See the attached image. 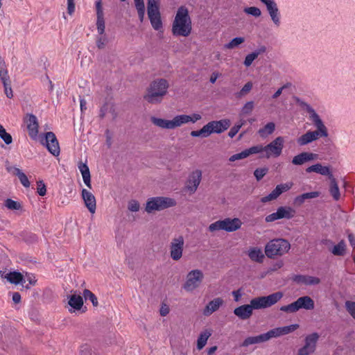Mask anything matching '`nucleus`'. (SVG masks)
<instances>
[{
	"mask_svg": "<svg viewBox=\"0 0 355 355\" xmlns=\"http://www.w3.org/2000/svg\"><path fill=\"white\" fill-rule=\"evenodd\" d=\"M159 0H148V2H147L148 12L159 11Z\"/></svg>",
	"mask_w": 355,
	"mask_h": 355,
	"instance_id": "09e8293b",
	"label": "nucleus"
},
{
	"mask_svg": "<svg viewBox=\"0 0 355 355\" xmlns=\"http://www.w3.org/2000/svg\"><path fill=\"white\" fill-rule=\"evenodd\" d=\"M0 80L2 83L10 81L8 70L4 60L0 57Z\"/></svg>",
	"mask_w": 355,
	"mask_h": 355,
	"instance_id": "a19ab883",
	"label": "nucleus"
},
{
	"mask_svg": "<svg viewBox=\"0 0 355 355\" xmlns=\"http://www.w3.org/2000/svg\"><path fill=\"white\" fill-rule=\"evenodd\" d=\"M203 279L204 274L202 270L199 269L192 270L187 273L182 288L187 292H192L200 286Z\"/></svg>",
	"mask_w": 355,
	"mask_h": 355,
	"instance_id": "9b49d317",
	"label": "nucleus"
},
{
	"mask_svg": "<svg viewBox=\"0 0 355 355\" xmlns=\"http://www.w3.org/2000/svg\"><path fill=\"white\" fill-rule=\"evenodd\" d=\"M294 280L308 286L318 285L320 283V279L318 277L309 275H296Z\"/></svg>",
	"mask_w": 355,
	"mask_h": 355,
	"instance_id": "2f4dec72",
	"label": "nucleus"
},
{
	"mask_svg": "<svg viewBox=\"0 0 355 355\" xmlns=\"http://www.w3.org/2000/svg\"><path fill=\"white\" fill-rule=\"evenodd\" d=\"M79 355H92L91 348L87 345L82 346L80 349Z\"/></svg>",
	"mask_w": 355,
	"mask_h": 355,
	"instance_id": "69168bd1",
	"label": "nucleus"
},
{
	"mask_svg": "<svg viewBox=\"0 0 355 355\" xmlns=\"http://www.w3.org/2000/svg\"><path fill=\"white\" fill-rule=\"evenodd\" d=\"M230 124V120L227 119L209 122L205 125L208 137L212 133L220 134L229 128Z\"/></svg>",
	"mask_w": 355,
	"mask_h": 355,
	"instance_id": "2eb2a0df",
	"label": "nucleus"
},
{
	"mask_svg": "<svg viewBox=\"0 0 355 355\" xmlns=\"http://www.w3.org/2000/svg\"><path fill=\"white\" fill-rule=\"evenodd\" d=\"M191 136H192L193 137H205V138L207 137L208 135L207 132L205 125L199 130L191 131Z\"/></svg>",
	"mask_w": 355,
	"mask_h": 355,
	"instance_id": "4d7b16f0",
	"label": "nucleus"
},
{
	"mask_svg": "<svg viewBox=\"0 0 355 355\" xmlns=\"http://www.w3.org/2000/svg\"><path fill=\"white\" fill-rule=\"evenodd\" d=\"M4 205L8 209L10 210H18L21 208L20 203L12 199L6 200Z\"/></svg>",
	"mask_w": 355,
	"mask_h": 355,
	"instance_id": "3c124183",
	"label": "nucleus"
},
{
	"mask_svg": "<svg viewBox=\"0 0 355 355\" xmlns=\"http://www.w3.org/2000/svg\"><path fill=\"white\" fill-rule=\"evenodd\" d=\"M168 87V83L166 79H156L150 83L144 98L149 103H159L166 94Z\"/></svg>",
	"mask_w": 355,
	"mask_h": 355,
	"instance_id": "20e7f679",
	"label": "nucleus"
},
{
	"mask_svg": "<svg viewBox=\"0 0 355 355\" xmlns=\"http://www.w3.org/2000/svg\"><path fill=\"white\" fill-rule=\"evenodd\" d=\"M201 118L202 116L200 114H193L191 116L186 114L177 115L172 120H166L157 118L155 116H152L150 118V121L155 125L157 127L163 129L171 130L189 122L196 123L197 121L201 119Z\"/></svg>",
	"mask_w": 355,
	"mask_h": 355,
	"instance_id": "7ed1b4c3",
	"label": "nucleus"
},
{
	"mask_svg": "<svg viewBox=\"0 0 355 355\" xmlns=\"http://www.w3.org/2000/svg\"><path fill=\"white\" fill-rule=\"evenodd\" d=\"M202 180V171L200 170H196L193 171L189 176L187 182L186 187L187 190L193 193L197 190Z\"/></svg>",
	"mask_w": 355,
	"mask_h": 355,
	"instance_id": "a211bd4d",
	"label": "nucleus"
},
{
	"mask_svg": "<svg viewBox=\"0 0 355 355\" xmlns=\"http://www.w3.org/2000/svg\"><path fill=\"white\" fill-rule=\"evenodd\" d=\"M4 87V91L6 96L11 98L13 96L12 91L10 85V80L2 83Z\"/></svg>",
	"mask_w": 355,
	"mask_h": 355,
	"instance_id": "680f3d73",
	"label": "nucleus"
},
{
	"mask_svg": "<svg viewBox=\"0 0 355 355\" xmlns=\"http://www.w3.org/2000/svg\"><path fill=\"white\" fill-rule=\"evenodd\" d=\"M320 193L319 191H312L304 193L302 195L296 196L293 200V204L295 206H301L306 200L315 198L319 197Z\"/></svg>",
	"mask_w": 355,
	"mask_h": 355,
	"instance_id": "7c9ffc66",
	"label": "nucleus"
},
{
	"mask_svg": "<svg viewBox=\"0 0 355 355\" xmlns=\"http://www.w3.org/2000/svg\"><path fill=\"white\" fill-rule=\"evenodd\" d=\"M82 198L84 200L86 207L89 211L92 214L95 213L96 208V202L95 196L87 189H83L82 190Z\"/></svg>",
	"mask_w": 355,
	"mask_h": 355,
	"instance_id": "412c9836",
	"label": "nucleus"
},
{
	"mask_svg": "<svg viewBox=\"0 0 355 355\" xmlns=\"http://www.w3.org/2000/svg\"><path fill=\"white\" fill-rule=\"evenodd\" d=\"M262 3H263L267 9V11L271 18V20L274 23L276 27H279L280 26L281 21V15L279 10L277 3L275 0H259Z\"/></svg>",
	"mask_w": 355,
	"mask_h": 355,
	"instance_id": "dca6fc26",
	"label": "nucleus"
},
{
	"mask_svg": "<svg viewBox=\"0 0 355 355\" xmlns=\"http://www.w3.org/2000/svg\"><path fill=\"white\" fill-rule=\"evenodd\" d=\"M298 327V324H291L289 326L274 328L265 334L246 338L242 343L241 346L248 347L250 345L264 343L272 338H277L283 335L288 334L289 333L296 330Z\"/></svg>",
	"mask_w": 355,
	"mask_h": 355,
	"instance_id": "f03ea898",
	"label": "nucleus"
},
{
	"mask_svg": "<svg viewBox=\"0 0 355 355\" xmlns=\"http://www.w3.org/2000/svg\"><path fill=\"white\" fill-rule=\"evenodd\" d=\"M259 150H260V148L255 147V146H253L248 149L243 150L241 153H239L232 155L230 157L229 160H230V162H234V161H236L239 159H245L251 155L259 153Z\"/></svg>",
	"mask_w": 355,
	"mask_h": 355,
	"instance_id": "cd10ccee",
	"label": "nucleus"
},
{
	"mask_svg": "<svg viewBox=\"0 0 355 355\" xmlns=\"http://www.w3.org/2000/svg\"><path fill=\"white\" fill-rule=\"evenodd\" d=\"M148 16L153 28L156 31H160L163 27L160 12H148Z\"/></svg>",
	"mask_w": 355,
	"mask_h": 355,
	"instance_id": "473e14b6",
	"label": "nucleus"
},
{
	"mask_svg": "<svg viewBox=\"0 0 355 355\" xmlns=\"http://www.w3.org/2000/svg\"><path fill=\"white\" fill-rule=\"evenodd\" d=\"M6 278L12 284H19L25 282L23 275L17 271L10 272L6 276Z\"/></svg>",
	"mask_w": 355,
	"mask_h": 355,
	"instance_id": "c9c22d12",
	"label": "nucleus"
},
{
	"mask_svg": "<svg viewBox=\"0 0 355 355\" xmlns=\"http://www.w3.org/2000/svg\"><path fill=\"white\" fill-rule=\"evenodd\" d=\"M252 88V82H248L245 84V85L242 87V89L240 90V92H237L236 94V98H241L248 94Z\"/></svg>",
	"mask_w": 355,
	"mask_h": 355,
	"instance_id": "de8ad7c7",
	"label": "nucleus"
},
{
	"mask_svg": "<svg viewBox=\"0 0 355 355\" xmlns=\"http://www.w3.org/2000/svg\"><path fill=\"white\" fill-rule=\"evenodd\" d=\"M266 50V47L263 46L258 50L247 55L243 62L244 65L245 67H250L252 64V62L259 56V55H260L262 53H264Z\"/></svg>",
	"mask_w": 355,
	"mask_h": 355,
	"instance_id": "e433bc0d",
	"label": "nucleus"
},
{
	"mask_svg": "<svg viewBox=\"0 0 355 355\" xmlns=\"http://www.w3.org/2000/svg\"><path fill=\"white\" fill-rule=\"evenodd\" d=\"M139 203L135 200H131L128 202V208L130 211L136 212L139 210Z\"/></svg>",
	"mask_w": 355,
	"mask_h": 355,
	"instance_id": "bf43d9fd",
	"label": "nucleus"
},
{
	"mask_svg": "<svg viewBox=\"0 0 355 355\" xmlns=\"http://www.w3.org/2000/svg\"><path fill=\"white\" fill-rule=\"evenodd\" d=\"M75 10L74 0H67V12L71 15Z\"/></svg>",
	"mask_w": 355,
	"mask_h": 355,
	"instance_id": "774afa93",
	"label": "nucleus"
},
{
	"mask_svg": "<svg viewBox=\"0 0 355 355\" xmlns=\"http://www.w3.org/2000/svg\"><path fill=\"white\" fill-rule=\"evenodd\" d=\"M319 338L318 333H313L306 336L304 345L298 349V355H310L316 349L317 342Z\"/></svg>",
	"mask_w": 355,
	"mask_h": 355,
	"instance_id": "4468645a",
	"label": "nucleus"
},
{
	"mask_svg": "<svg viewBox=\"0 0 355 355\" xmlns=\"http://www.w3.org/2000/svg\"><path fill=\"white\" fill-rule=\"evenodd\" d=\"M68 304L71 306L69 309L70 313L74 312L76 310L79 311L83 306V299L80 295L73 294L68 297Z\"/></svg>",
	"mask_w": 355,
	"mask_h": 355,
	"instance_id": "bb28decb",
	"label": "nucleus"
},
{
	"mask_svg": "<svg viewBox=\"0 0 355 355\" xmlns=\"http://www.w3.org/2000/svg\"><path fill=\"white\" fill-rule=\"evenodd\" d=\"M96 16L97 17H104L103 11L102 9L101 0H98L96 3Z\"/></svg>",
	"mask_w": 355,
	"mask_h": 355,
	"instance_id": "0e129e2a",
	"label": "nucleus"
},
{
	"mask_svg": "<svg viewBox=\"0 0 355 355\" xmlns=\"http://www.w3.org/2000/svg\"><path fill=\"white\" fill-rule=\"evenodd\" d=\"M42 144L45 145L48 150L54 156H58L60 153V146L55 135L53 132H48L44 135V141Z\"/></svg>",
	"mask_w": 355,
	"mask_h": 355,
	"instance_id": "f3484780",
	"label": "nucleus"
},
{
	"mask_svg": "<svg viewBox=\"0 0 355 355\" xmlns=\"http://www.w3.org/2000/svg\"><path fill=\"white\" fill-rule=\"evenodd\" d=\"M224 230L232 232L238 230L242 225L241 220L238 218H226L222 220Z\"/></svg>",
	"mask_w": 355,
	"mask_h": 355,
	"instance_id": "5701e85b",
	"label": "nucleus"
},
{
	"mask_svg": "<svg viewBox=\"0 0 355 355\" xmlns=\"http://www.w3.org/2000/svg\"><path fill=\"white\" fill-rule=\"evenodd\" d=\"M245 39L242 37H238L232 39L229 43L225 44V48L227 49H232L239 44L244 42Z\"/></svg>",
	"mask_w": 355,
	"mask_h": 355,
	"instance_id": "a18cd8bd",
	"label": "nucleus"
},
{
	"mask_svg": "<svg viewBox=\"0 0 355 355\" xmlns=\"http://www.w3.org/2000/svg\"><path fill=\"white\" fill-rule=\"evenodd\" d=\"M283 296V293L276 292L268 296L254 297L250 300V304L252 309H266L275 304Z\"/></svg>",
	"mask_w": 355,
	"mask_h": 355,
	"instance_id": "9d476101",
	"label": "nucleus"
},
{
	"mask_svg": "<svg viewBox=\"0 0 355 355\" xmlns=\"http://www.w3.org/2000/svg\"><path fill=\"white\" fill-rule=\"evenodd\" d=\"M223 300L220 297H217L210 301L203 311L205 315H210L212 313L217 311L223 304Z\"/></svg>",
	"mask_w": 355,
	"mask_h": 355,
	"instance_id": "c85d7f7f",
	"label": "nucleus"
},
{
	"mask_svg": "<svg viewBox=\"0 0 355 355\" xmlns=\"http://www.w3.org/2000/svg\"><path fill=\"white\" fill-rule=\"evenodd\" d=\"M252 313L253 309L250 304L241 305L234 310V315L243 320L249 319Z\"/></svg>",
	"mask_w": 355,
	"mask_h": 355,
	"instance_id": "b1692460",
	"label": "nucleus"
},
{
	"mask_svg": "<svg viewBox=\"0 0 355 355\" xmlns=\"http://www.w3.org/2000/svg\"><path fill=\"white\" fill-rule=\"evenodd\" d=\"M25 122L26 123L28 135L32 139H36L38 134V121L37 117L32 114H27Z\"/></svg>",
	"mask_w": 355,
	"mask_h": 355,
	"instance_id": "6ab92c4d",
	"label": "nucleus"
},
{
	"mask_svg": "<svg viewBox=\"0 0 355 355\" xmlns=\"http://www.w3.org/2000/svg\"><path fill=\"white\" fill-rule=\"evenodd\" d=\"M8 171H12L13 174L18 177L21 184L26 188L30 187V182L26 176V175L21 171V169L13 167L8 168Z\"/></svg>",
	"mask_w": 355,
	"mask_h": 355,
	"instance_id": "f704fd0d",
	"label": "nucleus"
},
{
	"mask_svg": "<svg viewBox=\"0 0 355 355\" xmlns=\"http://www.w3.org/2000/svg\"><path fill=\"white\" fill-rule=\"evenodd\" d=\"M268 168H258L254 171V175L257 181H260L268 173Z\"/></svg>",
	"mask_w": 355,
	"mask_h": 355,
	"instance_id": "5fc2aeb1",
	"label": "nucleus"
},
{
	"mask_svg": "<svg viewBox=\"0 0 355 355\" xmlns=\"http://www.w3.org/2000/svg\"><path fill=\"white\" fill-rule=\"evenodd\" d=\"M306 173L315 172L322 175L327 176L329 179L330 175H334L330 170V168L327 166H322L320 163H317L306 168Z\"/></svg>",
	"mask_w": 355,
	"mask_h": 355,
	"instance_id": "a878e982",
	"label": "nucleus"
},
{
	"mask_svg": "<svg viewBox=\"0 0 355 355\" xmlns=\"http://www.w3.org/2000/svg\"><path fill=\"white\" fill-rule=\"evenodd\" d=\"M275 129V125L273 122L268 123L263 128H260L258 131L261 137H265L271 135Z\"/></svg>",
	"mask_w": 355,
	"mask_h": 355,
	"instance_id": "ea45409f",
	"label": "nucleus"
},
{
	"mask_svg": "<svg viewBox=\"0 0 355 355\" xmlns=\"http://www.w3.org/2000/svg\"><path fill=\"white\" fill-rule=\"evenodd\" d=\"M296 103L302 108L305 109L309 114V119L312 121L313 125L317 129L314 132H317L318 134L322 137H327L328 136L327 128L324 125L319 115L313 110V108L310 105L298 98H296Z\"/></svg>",
	"mask_w": 355,
	"mask_h": 355,
	"instance_id": "39448f33",
	"label": "nucleus"
},
{
	"mask_svg": "<svg viewBox=\"0 0 355 355\" xmlns=\"http://www.w3.org/2000/svg\"><path fill=\"white\" fill-rule=\"evenodd\" d=\"M0 137L3 140L6 144L9 145L12 142V138L10 134L8 133L6 129L0 124Z\"/></svg>",
	"mask_w": 355,
	"mask_h": 355,
	"instance_id": "c03bdc74",
	"label": "nucleus"
},
{
	"mask_svg": "<svg viewBox=\"0 0 355 355\" xmlns=\"http://www.w3.org/2000/svg\"><path fill=\"white\" fill-rule=\"evenodd\" d=\"M176 205V201L168 197H153L148 199L145 210L150 214L155 211H161Z\"/></svg>",
	"mask_w": 355,
	"mask_h": 355,
	"instance_id": "1a4fd4ad",
	"label": "nucleus"
},
{
	"mask_svg": "<svg viewBox=\"0 0 355 355\" xmlns=\"http://www.w3.org/2000/svg\"><path fill=\"white\" fill-rule=\"evenodd\" d=\"M191 30V20L189 10L185 6H180L178 9L172 24V33L175 36L188 37Z\"/></svg>",
	"mask_w": 355,
	"mask_h": 355,
	"instance_id": "f257e3e1",
	"label": "nucleus"
},
{
	"mask_svg": "<svg viewBox=\"0 0 355 355\" xmlns=\"http://www.w3.org/2000/svg\"><path fill=\"white\" fill-rule=\"evenodd\" d=\"M184 239L181 235L171 239L169 244L170 257L175 261H179L183 254Z\"/></svg>",
	"mask_w": 355,
	"mask_h": 355,
	"instance_id": "f8f14e48",
	"label": "nucleus"
},
{
	"mask_svg": "<svg viewBox=\"0 0 355 355\" xmlns=\"http://www.w3.org/2000/svg\"><path fill=\"white\" fill-rule=\"evenodd\" d=\"M291 187V185L288 184H278L275 189L268 196H266L261 199V202L263 203L268 202L269 201L277 199L283 192L288 191Z\"/></svg>",
	"mask_w": 355,
	"mask_h": 355,
	"instance_id": "aec40b11",
	"label": "nucleus"
},
{
	"mask_svg": "<svg viewBox=\"0 0 355 355\" xmlns=\"http://www.w3.org/2000/svg\"><path fill=\"white\" fill-rule=\"evenodd\" d=\"M318 155L313 153L303 152L295 155L292 159V164L294 165H302L304 163L317 159Z\"/></svg>",
	"mask_w": 355,
	"mask_h": 355,
	"instance_id": "4be33fe9",
	"label": "nucleus"
},
{
	"mask_svg": "<svg viewBox=\"0 0 355 355\" xmlns=\"http://www.w3.org/2000/svg\"><path fill=\"white\" fill-rule=\"evenodd\" d=\"M107 43V39L105 36L100 35L96 38V46L99 49L105 48Z\"/></svg>",
	"mask_w": 355,
	"mask_h": 355,
	"instance_id": "052dcab7",
	"label": "nucleus"
},
{
	"mask_svg": "<svg viewBox=\"0 0 355 355\" xmlns=\"http://www.w3.org/2000/svg\"><path fill=\"white\" fill-rule=\"evenodd\" d=\"M239 126L240 125H238L236 123L233 127H232V128L230 129V132H228V136L230 138H233L238 133V132L241 129V128Z\"/></svg>",
	"mask_w": 355,
	"mask_h": 355,
	"instance_id": "338daca9",
	"label": "nucleus"
},
{
	"mask_svg": "<svg viewBox=\"0 0 355 355\" xmlns=\"http://www.w3.org/2000/svg\"><path fill=\"white\" fill-rule=\"evenodd\" d=\"M291 85L290 83H286L285 85H284L282 87H281L280 88H279L274 94L272 96V98L273 99H276L282 93L283 90L286 88H288L289 86Z\"/></svg>",
	"mask_w": 355,
	"mask_h": 355,
	"instance_id": "e2e57ef3",
	"label": "nucleus"
},
{
	"mask_svg": "<svg viewBox=\"0 0 355 355\" xmlns=\"http://www.w3.org/2000/svg\"><path fill=\"white\" fill-rule=\"evenodd\" d=\"M244 12L246 14L252 15L255 17H259L261 15V10L259 8L254 7V6L245 8L244 9Z\"/></svg>",
	"mask_w": 355,
	"mask_h": 355,
	"instance_id": "603ef678",
	"label": "nucleus"
},
{
	"mask_svg": "<svg viewBox=\"0 0 355 355\" xmlns=\"http://www.w3.org/2000/svg\"><path fill=\"white\" fill-rule=\"evenodd\" d=\"M329 193L335 200H338L340 197L338 182L334 175H330Z\"/></svg>",
	"mask_w": 355,
	"mask_h": 355,
	"instance_id": "72a5a7b5",
	"label": "nucleus"
},
{
	"mask_svg": "<svg viewBox=\"0 0 355 355\" xmlns=\"http://www.w3.org/2000/svg\"><path fill=\"white\" fill-rule=\"evenodd\" d=\"M254 107V103L252 101H248L245 103L241 110L240 116L248 115L251 114Z\"/></svg>",
	"mask_w": 355,
	"mask_h": 355,
	"instance_id": "49530a36",
	"label": "nucleus"
},
{
	"mask_svg": "<svg viewBox=\"0 0 355 355\" xmlns=\"http://www.w3.org/2000/svg\"><path fill=\"white\" fill-rule=\"evenodd\" d=\"M295 214L296 211L293 208L288 206H282L277 209L276 212L268 215L265 220L267 223H270L282 218L291 219L295 216Z\"/></svg>",
	"mask_w": 355,
	"mask_h": 355,
	"instance_id": "ddd939ff",
	"label": "nucleus"
},
{
	"mask_svg": "<svg viewBox=\"0 0 355 355\" xmlns=\"http://www.w3.org/2000/svg\"><path fill=\"white\" fill-rule=\"evenodd\" d=\"M78 167L82 174L84 183L85 184V185L87 187L91 189L92 188L91 175H90L89 169L88 166L87 165V163H83L82 162H79V163L78 164Z\"/></svg>",
	"mask_w": 355,
	"mask_h": 355,
	"instance_id": "c756f323",
	"label": "nucleus"
},
{
	"mask_svg": "<svg viewBox=\"0 0 355 355\" xmlns=\"http://www.w3.org/2000/svg\"><path fill=\"white\" fill-rule=\"evenodd\" d=\"M248 256L251 260L258 263H262L264 259L262 251L257 248H252L249 251Z\"/></svg>",
	"mask_w": 355,
	"mask_h": 355,
	"instance_id": "4c0bfd02",
	"label": "nucleus"
},
{
	"mask_svg": "<svg viewBox=\"0 0 355 355\" xmlns=\"http://www.w3.org/2000/svg\"><path fill=\"white\" fill-rule=\"evenodd\" d=\"M209 336V333L205 332L200 334L197 340V348L198 350L202 349L205 346Z\"/></svg>",
	"mask_w": 355,
	"mask_h": 355,
	"instance_id": "37998d69",
	"label": "nucleus"
},
{
	"mask_svg": "<svg viewBox=\"0 0 355 355\" xmlns=\"http://www.w3.org/2000/svg\"><path fill=\"white\" fill-rule=\"evenodd\" d=\"M315 307L314 300L309 296H302L295 302L280 307L279 310L288 313H293L303 309L307 311L313 310Z\"/></svg>",
	"mask_w": 355,
	"mask_h": 355,
	"instance_id": "6e6552de",
	"label": "nucleus"
},
{
	"mask_svg": "<svg viewBox=\"0 0 355 355\" xmlns=\"http://www.w3.org/2000/svg\"><path fill=\"white\" fill-rule=\"evenodd\" d=\"M208 230L211 232L218 230H224L222 220H217L209 225Z\"/></svg>",
	"mask_w": 355,
	"mask_h": 355,
	"instance_id": "6e6d98bb",
	"label": "nucleus"
},
{
	"mask_svg": "<svg viewBox=\"0 0 355 355\" xmlns=\"http://www.w3.org/2000/svg\"><path fill=\"white\" fill-rule=\"evenodd\" d=\"M37 193L41 196H44L46 193V185L44 183L43 180H39L37 182Z\"/></svg>",
	"mask_w": 355,
	"mask_h": 355,
	"instance_id": "13d9d810",
	"label": "nucleus"
},
{
	"mask_svg": "<svg viewBox=\"0 0 355 355\" xmlns=\"http://www.w3.org/2000/svg\"><path fill=\"white\" fill-rule=\"evenodd\" d=\"M96 27L97 31L100 35H103L105 34V19L104 17H97L96 19Z\"/></svg>",
	"mask_w": 355,
	"mask_h": 355,
	"instance_id": "8fccbe9b",
	"label": "nucleus"
},
{
	"mask_svg": "<svg viewBox=\"0 0 355 355\" xmlns=\"http://www.w3.org/2000/svg\"><path fill=\"white\" fill-rule=\"evenodd\" d=\"M345 306L347 312L355 320V302L346 301Z\"/></svg>",
	"mask_w": 355,
	"mask_h": 355,
	"instance_id": "864d4df0",
	"label": "nucleus"
},
{
	"mask_svg": "<svg viewBox=\"0 0 355 355\" xmlns=\"http://www.w3.org/2000/svg\"><path fill=\"white\" fill-rule=\"evenodd\" d=\"M284 139L282 137H277L270 144L263 146L261 144L256 145L255 147L260 148L259 153H264L261 157L270 158V157H279L284 148Z\"/></svg>",
	"mask_w": 355,
	"mask_h": 355,
	"instance_id": "0eeeda50",
	"label": "nucleus"
},
{
	"mask_svg": "<svg viewBox=\"0 0 355 355\" xmlns=\"http://www.w3.org/2000/svg\"><path fill=\"white\" fill-rule=\"evenodd\" d=\"M83 297L85 300H89L94 306H98V300L96 295L89 290L85 289L83 293Z\"/></svg>",
	"mask_w": 355,
	"mask_h": 355,
	"instance_id": "79ce46f5",
	"label": "nucleus"
},
{
	"mask_svg": "<svg viewBox=\"0 0 355 355\" xmlns=\"http://www.w3.org/2000/svg\"><path fill=\"white\" fill-rule=\"evenodd\" d=\"M291 248L289 242L283 239H273L269 241L265 247V253L268 258L282 256L286 253Z\"/></svg>",
	"mask_w": 355,
	"mask_h": 355,
	"instance_id": "423d86ee",
	"label": "nucleus"
},
{
	"mask_svg": "<svg viewBox=\"0 0 355 355\" xmlns=\"http://www.w3.org/2000/svg\"><path fill=\"white\" fill-rule=\"evenodd\" d=\"M346 251V244L344 240H341L337 245H334L331 250V253L336 256H343Z\"/></svg>",
	"mask_w": 355,
	"mask_h": 355,
	"instance_id": "58836bf2",
	"label": "nucleus"
},
{
	"mask_svg": "<svg viewBox=\"0 0 355 355\" xmlns=\"http://www.w3.org/2000/svg\"><path fill=\"white\" fill-rule=\"evenodd\" d=\"M320 137H321L317 132L309 130L305 134L297 138V143L299 146H303L311 143L312 141H316Z\"/></svg>",
	"mask_w": 355,
	"mask_h": 355,
	"instance_id": "393cba45",
	"label": "nucleus"
}]
</instances>
